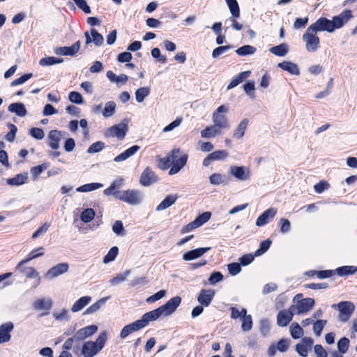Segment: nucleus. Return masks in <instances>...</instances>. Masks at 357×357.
I'll use <instances>...</instances> for the list:
<instances>
[{
    "instance_id": "obj_63",
    "label": "nucleus",
    "mask_w": 357,
    "mask_h": 357,
    "mask_svg": "<svg viewBox=\"0 0 357 357\" xmlns=\"http://www.w3.org/2000/svg\"><path fill=\"white\" fill-rule=\"evenodd\" d=\"M30 135L36 139L40 140L45 137L44 131L38 128H32L29 130Z\"/></svg>"
},
{
    "instance_id": "obj_60",
    "label": "nucleus",
    "mask_w": 357,
    "mask_h": 357,
    "mask_svg": "<svg viewBox=\"0 0 357 357\" xmlns=\"http://www.w3.org/2000/svg\"><path fill=\"white\" fill-rule=\"evenodd\" d=\"M68 99L71 102L81 105L83 103V98L82 95L77 91H71L68 94Z\"/></svg>"
},
{
    "instance_id": "obj_29",
    "label": "nucleus",
    "mask_w": 357,
    "mask_h": 357,
    "mask_svg": "<svg viewBox=\"0 0 357 357\" xmlns=\"http://www.w3.org/2000/svg\"><path fill=\"white\" fill-rule=\"evenodd\" d=\"M249 121L248 119H243L234 129L232 136L234 139H240L243 137L247 130Z\"/></svg>"
},
{
    "instance_id": "obj_50",
    "label": "nucleus",
    "mask_w": 357,
    "mask_h": 357,
    "mask_svg": "<svg viewBox=\"0 0 357 357\" xmlns=\"http://www.w3.org/2000/svg\"><path fill=\"white\" fill-rule=\"evenodd\" d=\"M44 250L45 249L43 247L37 248L31 250L24 259L27 260L28 261H30L38 257H42L44 255Z\"/></svg>"
},
{
    "instance_id": "obj_10",
    "label": "nucleus",
    "mask_w": 357,
    "mask_h": 357,
    "mask_svg": "<svg viewBox=\"0 0 357 357\" xmlns=\"http://www.w3.org/2000/svg\"><path fill=\"white\" fill-rule=\"evenodd\" d=\"M29 261L26 259H22L19 261L16 266L15 271H19L21 274L26 276L29 279H33L38 278V281L36 285H38L40 282V277L39 276V273L36 271V269L32 266H27L26 264Z\"/></svg>"
},
{
    "instance_id": "obj_43",
    "label": "nucleus",
    "mask_w": 357,
    "mask_h": 357,
    "mask_svg": "<svg viewBox=\"0 0 357 357\" xmlns=\"http://www.w3.org/2000/svg\"><path fill=\"white\" fill-rule=\"evenodd\" d=\"M256 51L257 49L255 47L250 45H246L238 48L236 50V52L238 55L244 56L248 55H252L255 54Z\"/></svg>"
},
{
    "instance_id": "obj_5",
    "label": "nucleus",
    "mask_w": 357,
    "mask_h": 357,
    "mask_svg": "<svg viewBox=\"0 0 357 357\" xmlns=\"http://www.w3.org/2000/svg\"><path fill=\"white\" fill-rule=\"evenodd\" d=\"M294 304L290 307L295 314H305L314 305V300L312 298H303V294H298L293 298Z\"/></svg>"
},
{
    "instance_id": "obj_30",
    "label": "nucleus",
    "mask_w": 357,
    "mask_h": 357,
    "mask_svg": "<svg viewBox=\"0 0 357 357\" xmlns=\"http://www.w3.org/2000/svg\"><path fill=\"white\" fill-rule=\"evenodd\" d=\"M209 183L212 185H227V176L221 173L215 172L211 174L208 177Z\"/></svg>"
},
{
    "instance_id": "obj_55",
    "label": "nucleus",
    "mask_w": 357,
    "mask_h": 357,
    "mask_svg": "<svg viewBox=\"0 0 357 357\" xmlns=\"http://www.w3.org/2000/svg\"><path fill=\"white\" fill-rule=\"evenodd\" d=\"M49 167L47 163H43L38 166L33 167L31 169V173L34 178H37L39 175Z\"/></svg>"
},
{
    "instance_id": "obj_11",
    "label": "nucleus",
    "mask_w": 357,
    "mask_h": 357,
    "mask_svg": "<svg viewBox=\"0 0 357 357\" xmlns=\"http://www.w3.org/2000/svg\"><path fill=\"white\" fill-rule=\"evenodd\" d=\"M127 131L128 124L125 122H121L109 128L105 131V135L107 137H116L121 140L125 137Z\"/></svg>"
},
{
    "instance_id": "obj_36",
    "label": "nucleus",
    "mask_w": 357,
    "mask_h": 357,
    "mask_svg": "<svg viewBox=\"0 0 357 357\" xmlns=\"http://www.w3.org/2000/svg\"><path fill=\"white\" fill-rule=\"evenodd\" d=\"M28 180L27 174H19L13 178H8L6 183L10 185H21L24 184Z\"/></svg>"
},
{
    "instance_id": "obj_49",
    "label": "nucleus",
    "mask_w": 357,
    "mask_h": 357,
    "mask_svg": "<svg viewBox=\"0 0 357 357\" xmlns=\"http://www.w3.org/2000/svg\"><path fill=\"white\" fill-rule=\"evenodd\" d=\"M241 328L243 331H250L252 328V319L250 314H245L242 318Z\"/></svg>"
},
{
    "instance_id": "obj_16",
    "label": "nucleus",
    "mask_w": 357,
    "mask_h": 357,
    "mask_svg": "<svg viewBox=\"0 0 357 357\" xmlns=\"http://www.w3.org/2000/svg\"><path fill=\"white\" fill-rule=\"evenodd\" d=\"M225 130L213 123L206 126L200 132L201 137L204 139H211L222 135Z\"/></svg>"
},
{
    "instance_id": "obj_17",
    "label": "nucleus",
    "mask_w": 357,
    "mask_h": 357,
    "mask_svg": "<svg viewBox=\"0 0 357 357\" xmlns=\"http://www.w3.org/2000/svg\"><path fill=\"white\" fill-rule=\"evenodd\" d=\"M225 130L213 123L206 126L200 132L201 137L204 139H211L222 135Z\"/></svg>"
},
{
    "instance_id": "obj_27",
    "label": "nucleus",
    "mask_w": 357,
    "mask_h": 357,
    "mask_svg": "<svg viewBox=\"0 0 357 357\" xmlns=\"http://www.w3.org/2000/svg\"><path fill=\"white\" fill-rule=\"evenodd\" d=\"M92 301V298L89 296H84L77 300L71 307L73 312H77L83 310Z\"/></svg>"
},
{
    "instance_id": "obj_47",
    "label": "nucleus",
    "mask_w": 357,
    "mask_h": 357,
    "mask_svg": "<svg viewBox=\"0 0 357 357\" xmlns=\"http://www.w3.org/2000/svg\"><path fill=\"white\" fill-rule=\"evenodd\" d=\"M63 62L62 59H58L54 56H48L41 59L39 61V64L41 66H52L57 63H61Z\"/></svg>"
},
{
    "instance_id": "obj_38",
    "label": "nucleus",
    "mask_w": 357,
    "mask_h": 357,
    "mask_svg": "<svg viewBox=\"0 0 357 357\" xmlns=\"http://www.w3.org/2000/svg\"><path fill=\"white\" fill-rule=\"evenodd\" d=\"M150 93V86H143L139 88L135 93L136 101L139 103L142 102L144 99L149 96Z\"/></svg>"
},
{
    "instance_id": "obj_51",
    "label": "nucleus",
    "mask_w": 357,
    "mask_h": 357,
    "mask_svg": "<svg viewBox=\"0 0 357 357\" xmlns=\"http://www.w3.org/2000/svg\"><path fill=\"white\" fill-rule=\"evenodd\" d=\"M112 231L119 236H124L126 235V230L123 222L121 220H116L114 222L112 225Z\"/></svg>"
},
{
    "instance_id": "obj_14",
    "label": "nucleus",
    "mask_w": 357,
    "mask_h": 357,
    "mask_svg": "<svg viewBox=\"0 0 357 357\" xmlns=\"http://www.w3.org/2000/svg\"><path fill=\"white\" fill-rule=\"evenodd\" d=\"M53 301L50 298H40L33 303V308L37 312L44 311L40 316L47 315L53 306Z\"/></svg>"
},
{
    "instance_id": "obj_39",
    "label": "nucleus",
    "mask_w": 357,
    "mask_h": 357,
    "mask_svg": "<svg viewBox=\"0 0 357 357\" xmlns=\"http://www.w3.org/2000/svg\"><path fill=\"white\" fill-rule=\"evenodd\" d=\"M269 51L275 56H284L289 52V47L287 44L282 43L270 48Z\"/></svg>"
},
{
    "instance_id": "obj_41",
    "label": "nucleus",
    "mask_w": 357,
    "mask_h": 357,
    "mask_svg": "<svg viewBox=\"0 0 357 357\" xmlns=\"http://www.w3.org/2000/svg\"><path fill=\"white\" fill-rule=\"evenodd\" d=\"M289 331L294 339L301 338L304 334L302 327L296 322H294L291 324Z\"/></svg>"
},
{
    "instance_id": "obj_59",
    "label": "nucleus",
    "mask_w": 357,
    "mask_h": 357,
    "mask_svg": "<svg viewBox=\"0 0 357 357\" xmlns=\"http://www.w3.org/2000/svg\"><path fill=\"white\" fill-rule=\"evenodd\" d=\"M349 345V340L347 337L341 338L337 342L339 351L342 354L347 351Z\"/></svg>"
},
{
    "instance_id": "obj_34",
    "label": "nucleus",
    "mask_w": 357,
    "mask_h": 357,
    "mask_svg": "<svg viewBox=\"0 0 357 357\" xmlns=\"http://www.w3.org/2000/svg\"><path fill=\"white\" fill-rule=\"evenodd\" d=\"M8 111L15 113L16 115L23 117L27 114L25 106L22 102L12 103L8 106Z\"/></svg>"
},
{
    "instance_id": "obj_23",
    "label": "nucleus",
    "mask_w": 357,
    "mask_h": 357,
    "mask_svg": "<svg viewBox=\"0 0 357 357\" xmlns=\"http://www.w3.org/2000/svg\"><path fill=\"white\" fill-rule=\"evenodd\" d=\"M14 328V324L11 321H8L0 326V340L3 342H8L11 339L10 333Z\"/></svg>"
},
{
    "instance_id": "obj_13",
    "label": "nucleus",
    "mask_w": 357,
    "mask_h": 357,
    "mask_svg": "<svg viewBox=\"0 0 357 357\" xmlns=\"http://www.w3.org/2000/svg\"><path fill=\"white\" fill-rule=\"evenodd\" d=\"M69 271V264L66 262L58 264L50 268L45 274V278L52 280Z\"/></svg>"
},
{
    "instance_id": "obj_58",
    "label": "nucleus",
    "mask_w": 357,
    "mask_h": 357,
    "mask_svg": "<svg viewBox=\"0 0 357 357\" xmlns=\"http://www.w3.org/2000/svg\"><path fill=\"white\" fill-rule=\"evenodd\" d=\"M91 35L92 36L93 43L97 45L100 46L103 43L104 39L102 36L99 33L96 29H91Z\"/></svg>"
},
{
    "instance_id": "obj_32",
    "label": "nucleus",
    "mask_w": 357,
    "mask_h": 357,
    "mask_svg": "<svg viewBox=\"0 0 357 357\" xmlns=\"http://www.w3.org/2000/svg\"><path fill=\"white\" fill-rule=\"evenodd\" d=\"M109 298V296L103 297L98 300L96 303L91 305L88 307L86 310L84 312V315L93 314L95 312H98L107 302V301Z\"/></svg>"
},
{
    "instance_id": "obj_26",
    "label": "nucleus",
    "mask_w": 357,
    "mask_h": 357,
    "mask_svg": "<svg viewBox=\"0 0 357 357\" xmlns=\"http://www.w3.org/2000/svg\"><path fill=\"white\" fill-rule=\"evenodd\" d=\"M214 295L215 291L213 290L203 289L199 294L197 301L202 305L207 307L211 303Z\"/></svg>"
},
{
    "instance_id": "obj_8",
    "label": "nucleus",
    "mask_w": 357,
    "mask_h": 357,
    "mask_svg": "<svg viewBox=\"0 0 357 357\" xmlns=\"http://www.w3.org/2000/svg\"><path fill=\"white\" fill-rule=\"evenodd\" d=\"M150 321H151L149 319L147 313H145L140 319L126 325L122 328L120 333L121 338L124 339L132 333L144 328Z\"/></svg>"
},
{
    "instance_id": "obj_62",
    "label": "nucleus",
    "mask_w": 357,
    "mask_h": 357,
    "mask_svg": "<svg viewBox=\"0 0 357 357\" xmlns=\"http://www.w3.org/2000/svg\"><path fill=\"white\" fill-rule=\"evenodd\" d=\"M76 6L86 14L91 13L90 7L85 0H73Z\"/></svg>"
},
{
    "instance_id": "obj_46",
    "label": "nucleus",
    "mask_w": 357,
    "mask_h": 357,
    "mask_svg": "<svg viewBox=\"0 0 357 357\" xmlns=\"http://www.w3.org/2000/svg\"><path fill=\"white\" fill-rule=\"evenodd\" d=\"M211 216V212H208V211L204 212V213H202L201 215H199L198 217H197L195 218V220H193V222H194L195 225H196V227L198 228V227L202 226L206 222H207L210 220Z\"/></svg>"
},
{
    "instance_id": "obj_1",
    "label": "nucleus",
    "mask_w": 357,
    "mask_h": 357,
    "mask_svg": "<svg viewBox=\"0 0 357 357\" xmlns=\"http://www.w3.org/2000/svg\"><path fill=\"white\" fill-rule=\"evenodd\" d=\"M352 17L351 11L345 10L338 15L334 16L332 20H328L326 17L319 18L307 28L303 35L302 39L305 43L306 51L313 53L319 49L320 39L317 36L318 32L327 31L333 33L336 29L342 28Z\"/></svg>"
},
{
    "instance_id": "obj_18",
    "label": "nucleus",
    "mask_w": 357,
    "mask_h": 357,
    "mask_svg": "<svg viewBox=\"0 0 357 357\" xmlns=\"http://www.w3.org/2000/svg\"><path fill=\"white\" fill-rule=\"evenodd\" d=\"M98 331L96 325H90L79 329L74 335L75 341H82L91 337Z\"/></svg>"
},
{
    "instance_id": "obj_42",
    "label": "nucleus",
    "mask_w": 357,
    "mask_h": 357,
    "mask_svg": "<svg viewBox=\"0 0 357 357\" xmlns=\"http://www.w3.org/2000/svg\"><path fill=\"white\" fill-rule=\"evenodd\" d=\"M103 185L100 183H91L82 185L76 189L77 192H87L102 188Z\"/></svg>"
},
{
    "instance_id": "obj_28",
    "label": "nucleus",
    "mask_w": 357,
    "mask_h": 357,
    "mask_svg": "<svg viewBox=\"0 0 357 357\" xmlns=\"http://www.w3.org/2000/svg\"><path fill=\"white\" fill-rule=\"evenodd\" d=\"M140 149L139 146L134 145L123 153L116 156L114 160L116 162H122L134 155Z\"/></svg>"
},
{
    "instance_id": "obj_20",
    "label": "nucleus",
    "mask_w": 357,
    "mask_h": 357,
    "mask_svg": "<svg viewBox=\"0 0 357 357\" xmlns=\"http://www.w3.org/2000/svg\"><path fill=\"white\" fill-rule=\"evenodd\" d=\"M294 314L291 307L288 310H280L277 315V324L280 327L287 326L292 320Z\"/></svg>"
},
{
    "instance_id": "obj_9",
    "label": "nucleus",
    "mask_w": 357,
    "mask_h": 357,
    "mask_svg": "<svg viewBox=\"0 0 357 357\" xmlns=\"http://www.w3.org/2000/svg\"><path fill=\"white\" fill-rule=\"evenodd\" d=\"M332 307L337 308L340 314L339 319L343 322L347 321L355 310V305L350 301H342L338 304H333Z\"/></svg>"
},
{
    "instance_id": "obj_48",
    "label": "nucleus",
    "mask_w": 357,
    "mask_h": 357,
    "mask_svg": "<svg viewBox=\"0 0 357 357\" xmlns=\"http://www.w3.org/2000/svg\"><path fill=\"white\" fill-rule=\"evenodd\" d=\"M95 211L93 208L85 209L80 215L81 220L84 223L91 222L95 217Z\"/></svg>"
},
{
    "instance_id": "obj_3",
    "label": "nucleus",
    "mask_w": 357,
    "mask_h": 357,
    "mask_svg": "<svg viewBox=\"0 0 357 357\" xmlns=\"http://www.w3.org/2000/svg\"><path fill=\"white\" fill-rule=\"evenodd\" d=\"M181 303L180 296H174L169 299L165 304L155 310L146 312L151 321H155L160 317H168L172 314Z\"/></svg>"
},
{
    "instance_id": "obj_19",
    "label": "nucleus",
    "mask_w": 357,
    "mask_h": 357,
    "mask_svg": "<svg viewBox=\"0 0 357 357\" xmlns=\"http://www.w3.org/2000/svg\"><path fill=\"white\" fill-rule=\"evenodd\" d=\"M277 209L275 208H269L263 212L257 219L256 225L257 227H263L269 223L277 214Z\"/></svg>"
},
{
    "instance_id": "obj_56",
    "label": "nucleus",
    "mask_w": 357,
    "mask_h": 357,
    "mask_svg": "<svg viewBox=\"0 0 357 357\" xmlns=\"http://www.w3.org/2000/svg\"><path fill=\"white\" fill-rule=\"evenodd\" d=\"M211 154L214 161L223 160L229 156V153L226 150H218Z\"/></svg>"
},
{
    "instance_id": "obj_40",
    "label": "nucleus",
    "mask_w": 357,
    "mask_h": 357,
    "mask_svg": "<svg viewBox=\"0 0 357 357\" xmlns=\"http://www.w3.org/2000/svg\"><path fill=\"white\" fill-rule=\"evenodd\" d=\"M116 104L114 101H108L105 103L102 114L105 118L112 116L116 112Z\"/></svg>"
},
{
    "instance_id": "obj_61",
    "label": "nucleus",
    "mask_w": 357,
    "mask_h": 357,
    "mask_svg": "<svg viewBox=\"0 0 357 357\" xmlns=\"http://www.w3.org/2000/svg\"><path fill=\"white\" fill-rule=\"evenodd\" d=\"M182 121H183V119L181 117H177L174 121H172L169 125L165 126L162 129V132H168L173 130L176 128L178 127L181 124Z\"/></svg>"
},
{
    "instance_id": "obj_31",
    "label": "nucleus",
    "mask_w": 357,
    "mask_h": 357,
    "mask_svg": "<svg viewBox=\"0 0 357 357\" xmlns=\"http://www.w3.org/2000/svg\"><path fill=\"white\" fill-rule=\"evenodd\" d=\"M278 67L283 70L287 71L291 75H299L300 69L297 64L291 61H283L278 63Z\"/></svg>"
},
{
    "instance_id": "obj_33",
    "label": "nucleus",
    "mask_w": 357,
    "mask_h": 357,
    "mask_svg": "<svg viewBox=\"0 0 357 357\" xmlns=\"http://www.w3.org/2000/svg\"><path fill=\"white\" fill-rule=\"evenodd\" d=\"M52 317L58 322L68 321L70 319V315L66 308L54 310Z\"/></svg>"
},
{
    "instance_id": "obj_22",
    "label": "nucleus",
    "mask_w": 357,
    "mask_h": 357,
    "mask_svg": "<svg viewBox=\"0 0 357 357\" xmlns=\"http://www.w3.org/2000/svg\"><path fill=\"white\" fill-rule=\"evenodd\" d=\"M63 136V132L57 130H53L48 133L49 146L54 150L60 146V141Z\"/></svg>"
},
{
    "instance_id": "obj_7",
    "label": "nucleus",
    "mask_w": 357,
    "mask_h": 357,
    "mask_svg": "<svg viewBox=\"0 0 357 357\" xmlns=\"http://www.w3.org/2000/svg\"><path fill=\"white\" fill-rule=\"evenodd\" d=\"M229 107L226 105L219 106L212 114L213 123L227 130L230 128V123L227 116Z\"/></svg>"
},
{
    "instance_id": "obj_6",
    "label": "nucleus",
    "mask_w": 357,
    "mask_h": 357,
    "mask_svg": "<svg viewBox=\"0 0 357 357\" xmlns=\"http://www.w3.org/2000/svg\"><path fill=\"white\" fill-rule=\"evenodd\" d=\"M116 199L130 205H139L144 199L143 192L137 189H128L117 192Z\"/></svg>"
},
{
    "instance_id": "obj_25",
    "label": "nucleus",
    "mask_w": 357,
    "mask_h": 357,
    "mask_svg": "<svg viewBox=\"0 0 357 357\" xmlns=\"http://www.w3.org/2000/svg\"><path fill=\"white\" fill-rule=\"evenodd\" d=\"M210 249L211 248L206 247L192 250L184 253L182 258L184 261L194 260L204 255L206 252L210 250Z\"/></svg>"
},
{
    "instance_id": "obj_15",
    "label": "nucleus",
    "mask_w": 357,
    "mask_h": 357,
    "mask_svg": "<svg viewBox=\"0 0 357 357\" xmlns=\"http://www.w3.org/2000/svg\"><path fill=\"white\" fill-rule=\"evenodd\" d=\"M157 181V175L150 167H147L144 169L140 176L139 183L142 186L148 187L156 183Z\"/></svg>"
},
{
    "instance_id": "obj_52",
    "label": "nucleus",
    "mask_w": 357,
    "mask_h": 357,
    "mask_svg": "<svg viewBox=\"0 0 357 357\" xmlns=\"http://www.w3.org/2000/svg\"><path fill=\"white\" fill-rule=\"evenodd\" d=\"M271 245V241L268 239L262 241L259 245V248L255 251V256L259 257L264 254L269 249Z\"/></svg>"
},
{
    "instance_id": "obj_4",
    "label": "nucleus",
    "mask_w": 357,
    "mask_h": 357,
    "mask_svg": "<svg viewBox=\"0 0 357 357\" xmlns=\"http://www.w3.org/2000/svg\"><path fill=\"white\" fill-rule=\"evenodd\" d=\"M107 338V332L102 331L99 334L95 342H85L82 348L83 356L84 357H93L96 356L104 347Z\"/></svg>"
},
{
    "instance_id": "obj_57",
    "label": "nucleus",
    "mask_w": 357,
    "mask_h": 357,
    "mask_svg": "<svg viewBox=\"0 0 357 357\" xmlns=\"http://www.w3.org/2000/svg\"><path fill=\"white\" fill-rule=\"evenodd\" d=\"M231 318L233 319H237L242 318L247 313V310L245 308H242L241 310L235 307H230Z\"/></svg>"
},
{
    "instance_id": "obj_53",
    "label": "nucleus",
    "mask_w": 357,
    "mask_h": 357,
    "mask_svg": "<svg viewBox=\"0 0 357 357\" xmlns=\"http://www.w3.org/2000/svg\"><path fill=\"white\" fill-rule=\"evenodd\" d=\"M327 323L326 320H317L313 323V331L317 336H320L321 331Z\"/></svg>"
},
{
    "instance_id": "obj_44",
    "label": "nucleus",
    "mask_w": 357,
    "mask_h": 357,
    "mask_svg": "<svg viewBox=\"0 0 357 357\" xmlns=\"http://www.w3.org/2000/svg\"><path fill=\"white\" fill-rule=\"evenodd\" d=\"M231 15L234 17H240V8L236 0H225Z\"/></svg>"
},
{
    "instance_id": "obj_54",
    "label": "nucleus",
    "mask_w": 357,
    "mask_h": 357,
    "mask_svg": "<svg viewBox=\"0 0 357 357\" xmlns=\"http://www.w3.org/2000/svg\"><path fill=\"white\" fill-rule=\"evenodd\" d=\"M130 274V271L129 270L124 272L123 274H118L112 279L109 280V283L112 285H116L123 281H125L127 277Z\"/></svg>"
},
{
    "instance_id": "obj_21",
    "label": "nucleus",
    "mask_w": 357,
    "mask_h": 357,
    "mask_svg": "<svg viewBox=\"0 0 357 357\" xmlns=\"http://www.w3.org/2000/svg\"><path fill=\"white\" fill-rule=\"evenodd\" d=\"M80 49V42L77 41L70 47H57L54 52L57 55L75 56Z\"/></svg>"
},
{
    "instance_id": "obj_45",
    "label": "nucleus",
    "mask_w": 357,
    "mask_h": 357,
    "mask_svg": "<svg viewBox=\"0 0 357 357\" xmlns=\"http://www.w3.org/2000/svg\"><path fill=\"white\" fill-rule=\"evenodd\" d=\"M119 254V248L116 246H114L110 248L107 254L104 257L102 262L105 264L113 261Z\"/></svg>"
},
{
    "instance_id": "obj_35",
    "label": "nucleus",
    "mask_w": 357,
    "mask_h": 357,
    "mask_svg": "<svg viewBox=\"0 0 357 357\" xmlns=\"http://www.w3.org/2000/svg\"><path fill=\"white\" fill-rule=\"evenodd\" d=\"M250 74H251V72L249 70L244 71V72L239 73L238 75L234 77L231 79L230 83L228 84L227 90H230V89L234 88L235 86H236L238 84L241 83L244 79H247L250 75Z\"/></svg>"
},
{
    "instance_id": "obj_24",
    "label": "nucleus",
    "mask_w": 357,
    "mask_h": 357,
    "mask_svg": "<svg viewBox=\"0 0 357 357\" xmlns=\"http://www.w3.org/2000/svg\"><path fill=\"white\" fill-rule=\"evenodd\" d=\"M124 184V179L123 178H117L112 181L109 187L106 188L103 193L106 196L113 195L116 199L117 192H121V190H117L121 188Z\"/></svg>"
},
{
    "instance_id": "obj_64",
    "label": "nucleus",
    "mask_w": 357,
    "mask_h": 357,
    "mask_svg": "<svg viewBox=\"0 0 357 357\" xmlns=\"http://www.w3.org/2000/svg\"><path fill=\"white\" fill-rule=\"evenodd\" d=\"M280 226V232L282 234L287 233L291 229V222L286 218H280L279 221Z\"/></svg>"
},
{
    "instance_id": "obj_2",
    "label": "nucleus",
    "mask_w": 357,
    "mask_h": 357,
    "mask_svg": "<svg viewBox=\"0 0 357 357\" xmlns=\"http://www.w3.org/2000/svg\"><path fill=\"white\" fill-rule=\"evenodd\" d=\"M188 159V153L180 148H174L165 157L160 159V164L162 165V169H167L171 166L169 174L174 175L185 166Z\"/></svg>"
},
{
    "instance_id": "obj_37",
    "label": "nucleus",
    "mask_w": 357,
    "mask_h": 357,
    "mask_svg": "<svg viewBox=\"0 0 357 357\" xmlns=\"http://www.w3.org/2000/svg\"><path fill=\"white\" fill-rule=\"evenodd\" d=\"M177 199L176 195L167 196L156 207V211H160L167 209L174 204Z\"/></svg>"
},
{
    "instance_id": "obj_12",
    "label": "nucleus",
    "mask_w": 357,
    "mask_h": 357,
    "mask_svg": "<svg viewBox=\"0 0 357 357\" xmlns=\"http://www.w3.org/2000/svg\"><path fill=\"white\" fill-rule=\"evenodd\" d=\"M229 173L237 180L242 181H248L251 177L250 170L245 166L231 165Z\"/></svg>"
}]
</instances>
